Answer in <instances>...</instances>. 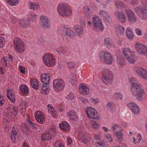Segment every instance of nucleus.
Masks as SVG:
<instances>
[{"mask_svg":"<svg viewBox=\"0 0 147 147\" xmlns=\"http://www.w3.org/2000/svg\"><path fill=\"white\" fill-rule=\"evenodd\" d=\"M130 80L131 82L130 86L131 94L136 97L138 100L140 101H143L144 97L146 95L143 89L141 88L139 83L133 82L135 80L134 78H130Z\"/></svg>","mask_w":147,"mask_h":147,"instance_id":"obj_1","label":"nucleus"},{"mask_svg":"<svg viewBox=\"0 0 147 147\" xmlns=\"http://www.w3.org/2000/svg\"><path fill=\"white\" fill-rule=\"evenodd\" d=\"M142 5H139L134 8L137 15L142 20H147V0H140Z\"/></svg>","mask_w":147,"mask_h":147,"instance_id":"obj_2","label":"nucleus"},{"mask_svg":"<svg viewBox=\"0 0 147 147\" xmlns=\"http://www.w3.org/2000/svg\"><path fill=\"white\" fill-rule=\"evenodd\" d=\"M59 36L74 37V34L71 28L64 25L59 26L57 30Z\"/></svg>","mask_w":147,"mask_h":147,"instance_id":"obj_3","label":"nucleus"},{"mask_svg":"<svg viewBox=\"0 0 147 147\" xmlns=\"http://www.w3.org/2000/svg\"><path fill=\"white\" fill-rule=\"evenodd\" d=\"M99 56L102 61L108 65L112 64L113 58L111 53L107 51H102L99 53Z\"/></svg>","mask_w":147,"mask_h":147,"instance_id":"obj_4","label":"nucleus"},{"mask_svg":"<svg viewBox=\"0 0 147 147\" xmlns=\"http://www.w3.org/2000/svg\"><path fill=\"white\" fill-rule=\"evenodd\" d=\"M58 11L59 14L62 16L68 17L72 14L71 9L65 4H60L57 7Z\"/></svg>","mask_w":147,"mask_h":147,"instance_id":"obj_5","label":"nucleus"},{"mask_svg":"<svg viewBox=\"0 0 147 147\" xmlns=\"http://www.w3.org/2000/svg\"><path fill=\"white\" fill-rule=\"evenodd\" d=\"M42 59L44 63L48 67H53L56 64V59L52 55L46 53L42 57Z\"/></svg>","mask_w":147,"mask_h":147,"instance_id":"obj_6","label":"nucleus"},{"mask_svg":"<svg viewBox=\"0 0 147 147\" xmlns=\"http://www.w3.org/2000/svg\"><path fill=\"white\" fill-rule=\"evenodd\" d=\"M92 23L94 30L100 31L103 30L104 27L99 16H94L92 18Z\"/></svg>","mask_w":147,"mask_h":147,"instance_id":"obj_7","label":"nucleus"},{"mask_svg":"<svg viewBox=\"0 0 147 147\" xmlns=\"http://www.w3.org/2000/svg\"><path fill=\"white\" fill-rule=\"evenodd\" d=\"M14 48L18 52L22 53L24 50L25 45L19 37H16L14 40Z\"/></svg>","mask_w":147,"mask_h":147,"instance_id":"obj_8","label":"nucleus"},{"mask_svg":"<svg viewBox=\"0 0 147 147\" xmlns=\"http://www.w3.org/2000/svg\"><path fill=\"white\" fill-rule=\"evenodd\" d=\"M65 83L64 80L61 79H57L53 82V87L57 91H61L64 88Z\"/></svg>","mask_w":147,"mask_h":147,"instance_id":"obj_9","label":"nucleus"},{"mask_svg":"<svg viewBox=\"0 0 147 147\" xmlns=\"http://www.w3.org/2000/svg\"><path fill=\"white\" fill-rule=\"evenodd\" d=\"M135 47L138 53L140 54L147 55V46L142 43L136 42Z\"/></svg>","mask_w":147,"mask_h":147,"instance_id":"obj_10","label":"nucleus"},{"mask_svg":"<svg viewBox=\"0 0 147 147\" xmlns=\"http://www.w3.org/2000/svg\"><path fill=\"white\" fill-rule=\"evenodd\" d=\"M86 112L89 117L94 119H99V117L94 108L90 107H88L86 109Z\"/></svg>","mask_w":147,"mask_h":147,"instance_id":"obj_11","label":"nucleus"},{"mask_svg":"<svg viewBox=\"0 0 147 147\" xmlns=\"http://www.w3.org/2000/svg\"><path fill=\"white\" fill-rule=\"evenodd\" d=\"M40 20V24L42 28L46 29L50 27V21L47 17L41 16Z\"/></svg>","mask_w":147,"mask_h":147,"instance_id":"obj_12","label":"nucleus"},{"mask_svg":"<svg viewBox=\"0 0 147 147\" xmlns=\"http://www.w3.org/2000/svg\"><path fill=\"white\" fill-rule=\"evenodd\" d=\"M129 21L131 23H134L137 21V18L134 12L130 9H126L125 10Z\"/></svg>","mask_w":147,"mask_h":147,"instance_id":"obj_13","label":"nucleus"},{"mask_svg":"<svg viewBox=\"0 0 147 147\" xmlns=\"http://www.w3.org/2000/svg\"><path fill=\"white\" fill-rule=\"evenodd\" d=\"M127 105L129 109L134 114L138 115L139 113L140 108L136 104L133 102H130Z\"/></svg>","mask_w":147,"mask_h":147,"instance_id":"obj_14","label":"nucleus"},{"mask_svg":"<svg viewBox=\"0 0 147 147\" xmlns=\"http://www.w3.org/2000/svg\"><path fill=\"white\" fill-rule=\"evenodd\" d=\"M36 121L40 124L43 123L45 121V117L44 114L41 112L38 111L34 114Z\"/></svg>","mask_w":147,"mask_h":147,"instance_id":"obj_15","label":"nucleus"},{"mask_svg":"<svg viewBox=\"0 0 147 147\" xmlns=\"http://www.w3.org/2000/svg\"><path fill=\"white\" fill-rule=\"evenodd\" d=\"M137 74L142 78L147 80V71L142 67H138L136 70Z\"/></svg>","mask_w":147,"mask_h":147,"instance_id":"obj_16","label":"nucleus"},{"mask_svg":"<svg viewBox=\"0 0 147 147\" xmlns=\"http://www.w3.org/2000/svg\"><path fill=\"white\" fill-rule=\"evenodd\" d=\"M79 90L80 93L83 95H87L90 91L89 87L82 84L79 85Z\"/></svg>","mask_w":147,"mask_h":147,"instance_id":"obj_17","label":"nucleus"},{"mask_svg":"<svg viewBox=\"0 0 147 147\" xmlns=\"http://www.w3.org/2000/svg\"><path fill=\"white\" fill-rule=\"evenodd\" d=\"M49 73H44L40 75L41 82L43 84H49L50 79L49 78Z\"/></svg>","mask_w":147,"mask_h":147,"instance_id":"obj_18","label":"nucleus"},{"mask_svg":"<svg viewBox=\"0 0 147 147\" xmlns=\"http://www.w3.org/2000/svg\"><path fill=\"white\" fill-rule=\"evenodd\" d=\"M114 15L121 22L124 23L126 21V18L125 15L122 12L116 11L114 13Z\"/></svg>","mask_w":147,"mask_h":147,"instance_id":"obj_19","label":"nucleus"},{"mask_svg":"<svg viewBox=\"0 0 147 147\" xmlns=\"http://www.w3.org/2000/svg\"><path fill=\"white\" fill-rule=\"evenodd\" d=\"M134 53H131L130 56H128L125 58L129 63L131 64H134L137 60V57Z\"/></svg>","mask_w":147,"mask_h":147,"instance_id":"obj_20","label":"nucleus"},{"mask_svg":"<svg viewBox=\"0 0 147 147\" xmlns=\"http://www.w3.org/2000/svg\"><path fill=\"white\" fill-rule=\"evenodd\" d=\"M68 118L72 121H76L77 120L78 118L76 112L72 110L69 111L67 113Z\"/></svg>","mask_w":147,"mask_h":147,"instance_id":"obj_21","label":"nucleus"},{"mask_svg":"<svg viewBox=\"0 0 147 147\" xmlns=\"http://www.w3.org/2000/svg\"><path fill=\"white\" fill-rule=\"evenodd\" d=\"M99 15L101 18H102L103 20L107 21L109 20V15L106 11L103 10H100L99 13Z\"/></svg>","mask_w":147,"mask_h":147,"instance_id":"obj_22","label":"nucleus"},{"mask_svg":"<svg viewBox=\"0 0 147 147\" xmlns=\"http://www.w3.org/2000/svg\"><path fill=\"white\" fill-rule=\"evenodd\" d=\"M78 139L80 142L84 144L88 143L89 141L88 137L85 134H80L78 136Z\"/></svg>","mask_w":147,"mask_h":147,"instance_id":"obj_23","label":"nucleus"},{"mask_svg":"<svg viewBox=\"0 0 147 147\" xmlns=\"http://www.w3.org/2000/svg\"><path fill=\"white\" fill-rule=\"evenodd\" d=\"M59 126L64 131H68L70 128L69 123L65 121H63L59 125Z\"/></svg>","mask_w":147,"mask_h":147,"instance_id":"obj_24","label":"nucleus"},{"mask_svg":"<svg viewBox=\"0 0 147 147\" xmlns=\"http://www.w3.org/2000/svg\"><path fill=\"white\" fill-rule=\"evenodd\" d=\"M114 136L117 138V140L119 142H121L123 140V130L121 129L119 131H115Z\"/></svg>","mask_w":147,"mask_h":147,"instance_id":"obj_25","label":"nucleus"},{"mask_svg":"<svg viewBox=\"0 0 147 147\" xmlns=\"http://www.w3.org/2000/svg\"><path fill=\"white\" fill-rule=\"evenodd\" d=\"M49 84H43L41 91L42 94H47L49 92L50 89L49 87Z\"/></svg>","mask_w":147,"mask_h":147,"instance_id":"obj_26","label":"nucleus"},{"mask_svg":"<svg viewBox=\"0 0 147 147\" xmlns=\"http://www.w3.org/2000/svg\"><path fill=\"white\" fill-rule=\"evenodd\" d=\"M30 84L32 87L36 89H38L39 88V83L38 80L35 78L30 79Z\"/></svg>","mask_w":147,"mask_h":147,"instance_id":"obj_27","label":"nucleus"},{"mask_svg":"<svg viewBox=\"0 0 147 147\" xmlns=\"http://www.w3.org/2000/svg\"><path fill=\"white\" fill-rule=\"evenodd\" d=\"M115 30L117 34L122 35L124 32V29L123 27L120 25H117L115 26Z\"/></svg>","mask_w":147,"mask_h":147,"instance_id":"obj_28","label":"nucleus"},{"mask_svg":"<svg viewBox=\"0 0 147 147\" xmlns=\"http://www.w3.org/2000/svg\"><path fill=\"white\" fill-rule=\"evenodd\" d=\"M19 23L20 26L25 28L29 25L30 21L28 20L22 19L20 20Z\"/></svg>","mask_w":147,"mask_h":147,"instance_id":"obj_29","label":"nucleus"},{"mask_svg":"<svg viewBox=\"0 0 147 147\" xmlns=\"http://www.w3.org/2000/svg\"><path fill=\"white\" fill-rule=\"evenodd\" d=\"M113 79V78L108 77L106 75H102V81L103 83L106 84H108L111 82Z\"/></svg>","mask_w":147,"mask_h":147,"instance_id":"obj_30","label":"nucleus"},{"mask_svg":"<svg viewBox=\"0 0 147 147\" xmlns=\"http://www.w3.org/2000/svg\"><path fill=\"white\" fill-rule=\"evenodd\" d=\"M7 96L9 99L13 103L15 102V98L12 90L10 89L7 90Z\"/></svg>","mask_w":147,"mask_h":147,"instance_id":"obj_31","label":"nucleus"},{"mask_svg":"<svg viewBox=\"0 0 147 147\" xmlns=\"http://www.w3.org/2000/svg\"><path fill=\"white\" fill-rule=\"evenodd\" d=\"M128 53L130 54L131 53H134V52L131 50L129 48H125L123 49V54L125 58L129 56Z\"/></svg>","mask_w":147,"mask_h":147,"instance_id":"obj_32","label":"nucleus"},{"mask_svg":"<svg viewBox=\"0 0 147 147\" xmlns=\"http://www.w3.org/2000/svg\"><path fill=\"white\" fill-rule=\"evenodd\" d=\"M115 4L116 7L118 9L125 8L124 3L123 2L119 0L115 1Z\"/></svg>","mask_w":147,"mask_h":147,"instance_id":"obj_33","label":"nucleus"},{"mask_svg":"<svg viewBox=\"0 0 147 147\" xmlns=\"http://www.w3.org/2000/svg\"><path fill=\"white\" fill-rule=\"evenodd\" d=\"M74 29L78 36H81L83 33V30L80 26L75 25L74 27Z\"/></svg>","mask_w":147,"mask_h":147,"instance_id":"obj_34","label":"nucleus"},{"mask_svg":"<svg viewBox=\"0 0 147 147\" xmlns=\"http://www.w3.org/2000/svg\"><path fill=\"white\" fill-rule=\"evenodd\" d=\"M104 74L102 75H106L108 77L114 78L113 74V72L108 69H105L103 70Z\"/></svg>","mask_w":147,"mask_h":147,"instance_id":"obj_35","label":"nucleus"},{"mask_svg":"<svg viewBox=\"0 0 147 147\" xmlns=\"http://www.w3.org/2000/svg\"><path fill=\"white\" fill-rule=\"evenodd\" d=\"M17 133L15 130H12L11 132L10 133L11 135L10 140L11 142H14L16 140Z\"/></svg>","mask_w":147,"mask_h":147,"instance_id":"obj_36","label":"nucleus"},{"mask_svg":"<svg viewBox=\"0 0 147 147\" xmlns=\"http://www.w3.org/2000/svg\"><path fill=\"white\" fill-rule=\"evenodd\" d=\"M29 7L31 9L36 10L39 7L38 4L35 2H30L29 3Z\"/></svg>","mask_w":147,"mask_h":147,"instance_id":"obj_37","label":"nucleus"},{"mask_svg":"<svg viewBox=\"0 0 147 147\" xmlns=\"http://www.w3.org/2000/svg\"><path fill=\"white\" fill-rule=\"evenodd\" d=\"M127 37H134V34L132 29L130 27H127L125 31Z\"/></svg>","mask_w":147,"mask_h":147,"instance_id":"obj_38","label":"nucleus"},{"mask_svg":"<svg viewBox=\"0 0 147 147\" xmlns=\"http://www.w3.org/2000/svg\"><path fill=\"white\" fill-rule=\"evenodd\" d=\"M117 61L121 67H123L125 65V59L122 56H119L117 57Z\"/></svg>","mask_w":147,"mask_h":147,"instance_id":"obj_39","label":"nucleus"},{"mask_svg":"<svg viewBox=\"0 0 147 147\" xmlns=\"http://www.w3.org/2000/svg\"><path fill=\"white\" fill-rule=\"evenodd\" d=\"M9 111H11L10 115L11 117L15 115L18 112V107H13L12 108L9 107Z\"/></svg>","mask_w":147,"mask_h":147,"instance_id":"obj_40","label":"nucleus"},{"mask_svg":"<svg viewBox=\"0 0 147 147\" xmlns=\"http://www.w3.org/2000/svg\"><path fill=\"white\" fill-rule=\"evenodd\" d=\"M20 88L21 91L24 94L28 93L29 91L28 87L26 85H21Z\"/></svg>","mask_w":147,"mask_h":147,"instance_id":"obj_41","label":"nucleus"},{"mask_svg":"<svg viewBox=\"0 0 147 147\" xmlns=\"http://www.w3.org/2000/svg\"><path fill=\"white\" fill-rule=\"evenodd\" d=\"M52 137L51 134L48 133H45L41 136V138L43 141L49 140L51 139Z\"/></svg>","mask_w":147,"mask_h":147,"instance_id":"obj_42","label":"nucleus"},{"mask_svg":"<svg viewBox=\"0 0 147 147\" xmlns=\"http://www.w3.org/2000/svg\"><path fill=\"white\" fill-rule=\"evenodd\" d=\"M8 58L6 57H3L1 60V63L2 65L6 66L7 67H9V65L8 64Z\"/></svg>","mask_w":147,"mask_h":147,"instance_id":"obj_43","label":"nucleus"},{"mask_svg":"<svg viewBox=\"0 0 147 147\" xmlns=\"http://www.w3.org/2000/svg\"><path fill=\"white\" fill-rule=\"evenodd\" d=\"M37 16L34 12H30L28 14V18L32 21H34L36 19Z\"/></svg>","mask_w":147,"mask_h":147,"instance_id":"obj_44","label":"nucleus"},{"mask_svg":"<svg viewBox=\"0 0 147 147\" xmlns=\"http://www.w3.org/2000/svg\"><path fill=\"white\" fill-rule=\"evenodd\" d=\"M106 107L110 111H112L115 108V105L111 102H108L106 104Z\"/></svg>","mask_w":147,"mask_h":147,"instance_id":"obj_45","label":"nucleus"},{"mask_svg":"<svg viewBox=\"0 0 147 147\" xmlns=\"http://www.w3.org/2000/svg\"><path fill=\"white\" fill-rule=\"evenodd\" d=\"M7 2L11 6L16 5H17L19 2V0H6Z\"/></svg>","mask_w":147,"mask_h":147,"instance_id":"obj_46","label":"nucleus"},{"mask_svg":"<svg viewBox=\"0 0 147 147\" xmlns=\"http://www.w3.org/2000/svg\"><path fill=\"white\" fill-rule=\"evenodd\" d=\"M105 45L108 48L111 47H114L115 46L111 44L109 42V39L107 38H106L104 39Z\"/></svg>","mask_w":147,"mask_h":147,"instance_id":"obj_47","label":"nucleus"},{"mask_svg":"<svg viewBox=\"0 0 147 147\" xmlns=\"http://www.w3.org/2000/svg\"><path fill=\"white\" fill-rule=\"evenodd\" d=\"M90 125L92 128L96 129H98L100 128L99 124L95 121L92 122Z\"/></svg>","mask_w":147,"mask_h":147,"instance_id":"obj_48","label":"nucleus"},{"mask_svg":"<svg viewBox=\"0 0 147 147\" xmlns=\"http://www.w3.org/2000/svg\"><path fill=\"white\" fill-rule=\"evenodd\" d=\"M21 129L24 133H26L28 130V127L25 123H23L22 125Z\"/></svg>","mask_w":147,"mask_h":147,"instance_id":"obj_49","label":"nucleus"},{"mask_svg":"<svg viewBox=\"0 0 147 147\" xmlns=\"http://www.w3.org/2000/svg\"><path fill=\"white\" fill-rule=\"evenodd\" d=\"M27 122L28 124L29 125H30L31 127L33 128H35V127L34 125V124L33 123L31 122L30 119V118L29 117H28V115H29L28 114H27Z\"/></svg>","mask_w":147,"mask_h":147,"instance_id":"obj_50","label":"nucleus"},{"mask_svg":"<svg viewBox=\"0 0 147 147\" xmlns=\"http://www.w3.org/2000/svg\"><path fill=\"white\" fill-rule=\"evenodd\" d=\"M48 133L51 134L52 137L54 136L56 134L55 128V127L51 128L49 129Z\"/></svg>","mask_w":147,"mask_h":147,"instance_id":"obj_51","label":"nucleus"},{"mask_svg":"<svg viewBox=\"0 0 147 147\" xmlns=\"http://www.w3.org/2000/svg\"><path fill=\"white\" fill-rule=\"evenodd\" d=\"M90 101L93 104L96 105L99 102V99L98 98H90Z\"/></svg>","mask_w":147,"mask_h":147,"instance_id":"obj_52","label":"nucleus"},{"mask_svg":"<svg viewBox=\"0 0 147 147\" xmlns=\"http://www.w3.org/2000/svg\"><path fill=\"white\" fill-rule=\"evenodd\" d=\"M105 137L106 138L108 142H110L113 141L112 137L110 134H105Z\"/></svg>","mask_w":147,"mask_h":147,"instance_id":"obj_53","label":"nucleus"},{"mask_svg":"<svg viewBox=\"0 0 147 147\" xmlns=\"http://www.w3.org/2000/svg\"><path fill=\"white\" fill-rule=\"evenodd\" d=\"M54 145V147H64L63 144L60 141H58L55 142Z\"/></svg>","mask_w":147,"mask_h":147,"instance_id":"obj_54","label":"nucleus"},{"mask_svg":"<svg viewBox=\"0 0 147 147\" xmlns=\"http://www.w3.org/2000/svg\"><path fill=\"white\" fill-rule=\"evenodd\" d=\"M104 144V142L102 140H100L96 143L95 145L96 146L101 147L103 146Z\"/></svg>","mask_w":147,"mask_h":147,"instance_id":"obj_55","label":"nucleus"},{"mask_svg":"<svg viewBox=\"0 0 147 147\" xmlns=\"http://www.w3.org/2000/svg\"><path fill=\"white\" fill-rule=\"evenodd\" d=\"M135 31L136 34L138 36H141L142 35V30L139 28H136L135 29Z\"/></svg>","mask_w":147,"mask_h":147,"instance_id":"obj_56","label":"nucleus"},{"mask_svg":"<svg viewBox=\"0 0 147 147\" xmlns=\"http://www.w3.org/2000/svg\"><path fill=\"white\" fill-rule=\"evenodd\" d=\"M19 69L20 72L23 74H25V67H23L22 65H20L19 67Z\"/></svg>","mask_w":147,"mask_h":147,"instance_id":"obj_57","label":"nucleus"},{"mask_svg":"<svg viewBox=\"0 0 147 147\" xmlns=\"http://www.w3.org/2000/svg\"><path fill=\"white\" fill-rule=\"evenodd\" d=\"M67 65L68 67L71 69L74 68L76 65V64L72 62H69L67 63Z\"/></svg>","mask_w":147,"mask_h":147,"instance_id":"obj_58","label":"nucleus"},{"mask_svg":"<svg viewBox=\"0 0 147 147\" xmlns=\"http://www.w3.org/2000/svg\"><path fill=\"white\" fill-rule=\"evenodd\" d=\"M101 133L100 132H99L96 134H94L93 137L95 139L97 140L100 138L101 136Z\"/></svg>","mask_w":147,"mask_h":147,"instance_id":"obj_59","label":"nucleus"},{"mask_svg":"<svg viewBox=\"0 0 147 147\" xmlns=\"http://www.w3.org/2000/svg\"><path fill=\"white\" fill-rule=\"evenodd\" d=\"M111 0H105V1L102 2V5H103V8H106V5L109 3Z\"/></svg>","mask_w":147,"mask_h":147,"instance_id":"obj_60","label":"nucleus"},{"mask_svg":"<svg viewBox=\"0 0 147 147\" xmlns=\"http://www.w3.org/2000/svg\"><path fill=\"white\" fill-rule=\"evenodd\" d=\"M5 42V40L4 37H0V48L3 47Z\"/></svg>","mask_w":147,"mask_h":147,"instance_id":"obj_61","label":"nucleus"},{"mask_svg":"<svg viewBox=\"0 0 147 147\" xmlns=\"http://www.w3.org/2000/svg\"><path fill=\"white\" fill-rule=\"evenodd\" d=\"M115 97L118 99H121L123 97V95L119 93H116L115 94Z\"/></svg>","mask_w":147,"mask_h":147,"instance_id":"obj_62","label":"nucleus"},{"mask_svg":"<svg viewBox=\"0 0 147 147\" xmlns=\"http://www.w3.org/2000/svg\"><path fill=\"white\" fill-rule=\"evenodd\" d=\"M120 127V126L117 124H114L112 127V129L114 131H116Z\"/></svg>","mask_w":147,"mask_h":147,"instance_id":"obj_63","label":"nucleus"},{"mask_svg":"<svg viewBox=\"0 0 147 147\" xmlns=\"http://www.w3.org/2000/svg\"><path fill=\"white\" fill-rule=\"evenodd\" d=\"M57 52L60 54H63L65 53V51L63 48L60 47L58 49Z\"/></svg>","mask_w":147,"mask_h":147,"instance_id":"obj_64","label":"nucleus"}]
</instances>
